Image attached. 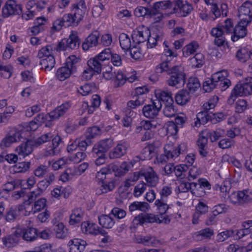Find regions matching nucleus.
Wrapping results in <instances>:
<instances>
[{
  "label": "nucleus",
  "mask_w": 252,
  "mask_h": 252,
  "mask_svg": "<svg viewBox=\"0 0 252 252\" xmlns=\"http://www.w3.org/2000/svg\"><path fill=\"white\" fill-rule=\"evenodd\" d=\"M246 82L242 83L244 95H250L252 94V77L246 78Z\"/></svg>",
  "instance_id": "59"
},
{
  "label": "nucleus",
  "mask_w": 252,
  "mask_h": 252,
  "mask_svg": "<svg viewBox=\"0 0 252 252\" xmlns=\"http://www.w3.org/2000/svg\"><path fill=\"white\" fill-rule=\"evenodd\" d=\"M147 40L148 47L153 48L156 46L158 41H161L162 40V36L160 33H157L154 32L152 34L150 33Z\"/></svg>",
  "instance_id": "43"
},
{
  "label": "nucleus",
  "mask_w": 252,
  "mask_h": 252,
  "mask_svg": "<svg viewBox=\"0 0 252 252\" xmlns=\"http://www.w3.org/2000/svg\"><path fill=\"white\" fill-rule=\"evenodd\" d=\"M227 75V71L225 70H222L215 73L212 75L211 77L212 78L213 80L217 83L218 85L220 82H221L226 78Z\"/></svg>",
  "instance_id": "58"
},
{
  "label": "nucleus",
  "mask_w": 252,
  "mask_h": 252,
  "mask_svg": "<svg viewBox=\"0 0 252 252\" xmlns=\"http://www.w3.org/2000/svg\"><path fill=\"white\" fill-rule=\"evenodd\" d=\"M99 37V33L95 31L90 34L82 44V48L85 51H87L90 48L96 46L98 43V39Z\"/></svg>",
  "instance_id": "22"
},
{
  "label": "nucleus",
  "mask_w": 252,
  "mask_h": 252,
  "mask_svg": "<svg viewBox=\"0 0 252 252\" xmlns=\"http://www.w3.org/2000/svg\"><path fill=\"white\" fill-rule=\"evenodd\" d=\"M172 3L170 0H163L155 2L152 7L154 16L158 14L161 10H166L172 7Z\"/></svg>",
  "instance_id": "30"
},
{
  "label": "nucleus",
  "mask_w": 252,
  "mask_h": 252,
  "mask_svg": "<svg viewBox=\"0 0 252 252\" xmlns=\"http://www.w3.org/2000/svg\"><path fill=\"white\" fill-rule=\"evenodd\" d=\"M24 132L23 130L15 131L13 133L6 136L0 143V148L4 149L8 147L12 143L20 141L23 138L22 134Z\"/></svg>",
  "instance_id": "13"
},
{
  "label": "nucleus",
  "mask_w": 252,
  "mask_h": 252,
  "mask_svg": "<svg viewBox=\"0 0 252 252\" xmlns=\"http://www.w3.org/2000/svg\"><path fill=\"white\" fill-rule=\"evenodd\" d=\"M55 177L54 174L50 173L47 178L39 181L37 184V190L31 192L30 195L27 196L29 198V200H32L35 199L37 196L40 195L55 180Z\"/></svg>",
  "instance_id": "10"
},
{
  "label": "nucleus",
  "mask_w": 252,
  "mask_h": 252,
  "mask_svg": "<svg viewBox=\"0 0 252 252\" xmlns=\"http://www.w3.org/2000/svg\"><path fill=\"white\" fill-rule=\"evenodd\" d=\"M83 18V11L77 9L76 12L71 11V13L64 14L63 17L55 20L53 28L59 31L63 27L67 28L70 26H77Z\"/></svg>",
  "instance_id": "1"
},
{
  "label": "nucleus",
  "mask_w": 252,
  "mask_h": 252,
  "mask_svg": "<svg viewBox=\"0 0 252 252\" xmlns=\"http://www.w3.org/2000/svg\"><path fill=\"white\" fill-rule=\"evenodd\" d=\"M84 216V212L81 208L73 209L69 216V224L74 225L79 223L82 220Z\"/></svg>",
  "instance_id": "28"
},
{
  "label": "nucleus",
  "mask_w": 252,
  "mask_h": 252,
  "mask_svg": "<svg viewBox=\"0 0 252 252\" xmlns=\"http://www.w3.org/2000/svg\"><path fill=\"white\" fill-rule=\"evenodd\" d=\"M179 10L180 12H182V16L186 17L189 15L193 10L192 5L187 1L184 2L182 0H176L175 6L173 8V12L177 13Z\"/></svg>",
  "instance_id": "17"
},
{
  "label": "nucleus",
  "mask_w": 252,
  "mask_h": 252,
  "mask_svg": "<svg viewBox=\"0 0 252 252\" xmlns=\"http://www.w3.org/2000/svg\"><path fill=\"white\" fill-rule=\"evenodd\" d=\"M96 56L102 67L112 66L111 63L116 66H119L122 64L121 56L112 53L109 48L105 49Z\"/></svg>",
  "instance_id": "4"
},
{
  "label": "nucleus",
  "mask_w": 252,
  "mask_h": 252,
  "mask_svg": "<svg viewBox=\"0 0 252 252\" xmlns=\"http://www.w3.org/2000/svg\"><path fill=\"white\" fill-rule=\"evenodd\" d=\"M68 246L69 252H82L87 246V242L82 239H74L69 241Z\"/></svg>",
  "instance_id": "25"
},
{
  "label": "nucleus",
  "mask_w": 252,
  "mask_h": 252,
  "mask_svg": "<svg viewBox=\"0 0 252 252\" xmlns=\"http://www.w3.org/2000/svg\"><path fill=\"white\" fill-rule=\"evenodd\" d=\"M21 187L22 181L14 180L6 183L3 185L2 188L9 193L10 191Z\"/></svg>",
  "instance_id": "54"
},
{
  "label": "nucleus",
  "mask_w": 252,
  "mask_h": 252,
  "mask_svg": "<svg viewBox=\"0 0 252 252\" xmlns=\"http://www.w3.org/2000/svg\"><path fill=\"white\" fill-rule=\"evenodd\" d=\"M116 166L118 168L115 171H113V172H115L116 176L121 177L125 174L127 172L129 169L133 166V164L130 162H123L120 167L116 165Z\"/></svg>",
  "instance_id": "40"
},
{
  "label": "nucleus",
  "mask_w": 252,
  "mask_h": 252,
  "mask_svg": "<svg viewBox=\"0 0 252 252\" xmlns=\"http://www.w3.org/2000/svg\"><path fill=\"white\" fill-rule=\"evenodd\" d=\"M163 73L170 75L166 80V83L169 86L181 87L185 83L186 74L183 67L181 65L163 71Z\"/></svg>",
  "instance_id": "3"
},
{
  "label": "nucleus",
  "mask_w": 252,
  "mask_h": 252,
  "mask_svg": "<svg viewBox=\"0 0 252 252\" xmlns=\"http://www.w3.org/2000/svg\"><path fill=\"white\" fill-rule=\"evenodd\" d=\"M150 31L149 30L142 31H138L136 33L132 35V38L133 42H135V40H136V43L139 44L145 42L147 40Z\"/></svg>",
  "instance_id": "42"
},
{
  "label": "nucleus",
  "mask_w": 252,
  "mask_h": 252,
  "mask_svg": "<svg viewBox=\"0 0 252 252\" xmlns=\"http://www.w3.org/2000/svg\"><path fill=\"white\" fill-rule=\"evenodd\" d=\"M81 227L84 233L95 235L100 234L103 236V238L101 239V242L104 244L108 243L112 241L111 237L107 235V232L102 228H99L95 223L84 221L82 222Z\"/></svg>",
  "instance_id": "5"
},
{
  "label": "nucleus",
  "mask_w": 252,
  "mask_h": 252,
  "mask_svg": "<svg viewBox=\"0 0 252 252\" xmlns=\"http://www.w3.org/2000/svg\"><path fill=\"white\" fill-rule=\"evenodd\" d=\"M149 206L148 203L145 202L134 201L131 203L129 206V210L130 212L135 210H140L143 212H146Z\"/></svg>",
  "instance_id": "44"
},
{
  "label": "nucleus",
  "mask_w": 252,
  "mask_h": 252,
  "mask_svg": "<svg viewBox=\"0 0 252 252\" xmlns=\"http://www.w3.org/2000/svg\"><path fill=\"white\" fill-rule=\"evenodd\" d=\"M22 12V5L15 0H7L2 8V15L4 18L11 16L20 15Z\"/></svg>",
  "instance_id": "7"
},
{
  "label": "nucleus",
  "mask_w": 252,
  "mask_h": 252,
  "mask_svg": "<svg viewBox=\"0 0 252 252\" xmlns=\"http://www.w3.org/2000/svg\"><path fill=\"white\" fill-rule=\"evenodd\" d=\"M99 223L103 227L111 228L114 225L115 220L107 215H102L98 217Z\"/></svg>",
  "instance_id": "39"
},
{
  "label": "nucleus",
  "mask_w": 252,
  "mask_h": 252,
  "mask_svg": "<svg viewBox=\"0 0 252 252\" xmlns=\"http://www.w3.org/2000/svg\"><path fill=\"white\" fill-rule=\"evenodd\" d=\"M114 144L113 140L111 138L100 140L94 145L92 150L93 156H106V153L114 146Z\"/></svg>",
  "instance_id": "8"
},
{
  "label": "nucleus",
  "mask_w": 252,
  "mask_h": 252,
  "mask_svg": "<svg viewBox=\"0 0 252 252\" xmlns=\"http://www.w3.org/2000/svg\"><path fill=\"white\" fill-rule=\"evenodd\" d=\"M87 64L88 67L83 71L81 77L82 80H89L95 73L99 74L102 71V64L100 63L96 56L88 60Z\"/></svg>",
  "instance_id": "6"
},
{
  "label": "nucleus",
  "mask_w": 252,
  "mask_h": 252,
  "mask_svg": "<svg viewBox=\"0 0 252 252\" xmlns=\"http://www.w3.org/2000/svg\"><path fill=\"white\" fill-rule=\"evenodd\" d=\"M134 15L137 17L147 16L151 18L154 16V13L153 11L152 7L138 6L134 10Z\"/></svg>",
  "instance_id": "36"
},
{
  "label": "nucleus",
  "mask_w": 252,
  "mask_h": 252,
  "mask_svg": "<svg viewBox=\"0 0 252 252\" xmlns=\"http://www.w3.org/2000/svg\"><path fill=\"white\" fill-rule=\"evenodd\" d=\"M138 243L142 244L146 246H156L159 242L155 237L151 236H140L137 238Z\"/></svg>",
  "instance_id": "32"
},
{
  "label": "nucleus",
  "mask_w": 252,
  "mask_h": 252,
  "mask_svg": "<svg viewBox=\"0 0 252 252\" xmlns=\"http://www.w3.org/2000/svg\"><path fill=\"white\" fill-rule=\"evenodd\" d=\"M127 149V144L121 142L109 153V158L111 159L120 158L126 154Z\"/></svg>",
  "instance_id": "23"
},
{
  "label": "nucleus",
  "mask_w": 252,
  "mask_h": 252,
  "mask_svg": "<svg viewBox=\"0 0 252 252\" xmlns=\"http://www.w3.org/2000/svg\"><path fill=\"white\" fill-rule=\"evenodd\" d=\"M118 168L116 166L115 164L111 163L97 172L96 178L102 183L104 181H106V175L111 174L113 171H115Z\"/></svg>",
  "instance_id": "27"
},
{
  "label": "nucleus",
  "mask_w": 252,
  "mask_h": 252,
  "mask_svg": "<svg viewBox=\"0 0 252 252\" xmlns=\"http://www.w3.org/2000/svg\"><path fill=\"white\" fill-rule=\"evenodd\" d=\"M142 175L147 182V186L155 187L158 182V178L154 169L150 167Z\"/></svg>",
  "instance_id": "18"
},
{
  "label": "nucleus",
  "mask_w": 252,
  "mask_h": 252,
  "mask_svg": "<svg viewBox=\"0 0 252 252\" xmlns=\"http://www.w3.org/2000/svg\"><path fill=\"white\" fill-rule=\"evenodd\" d=\"M242 89L243 87L242 83L238 84L235 85L231 92L230 96L227 100V103L229 104H232L237 97L244 95Z\"/></svg>",
  "instance_id": "33"
},
{
  "label": "nucleus",
  "mask_w": 252,
  "mask_h": 252,
  "mask_svg": "<svg viewBox=\"0 0 252 252\" xmlns=\"http://www.w3.org/2000/svg\"><path fill=\"white\" fill-rule=\"evenodd\" d=\"M66 40L67 41L68 47L70 49L78 48L80 44V41L78 35L73 33L70 34L68 38L66 39Z\"/></svg>",
  "instance_id": "46"
},
{
  "label": "nucleus",
  "mask_w": 252,
  "mask_h": 252,
  "mask_svg": "<svg viewBox=\"0 0 252 252\" xmlns=\"http://www.w3.org/2000/svg\"><path fill=\"white\" fill-rule=\"evenodd\" d=\"M19 234L27 242H33L38 237V230L32 227H25L19 231Z\"/></svg>",
  "instance_id": "14"
},
{
  "label": "nucleus",
  "mask_w": 252,
  "mask_h": 252,
  "mask_svg": "<svg viewBox=\"0 0 252 252\" xmlns=\"http://www.w3.org/2000/svg\"><path fill=\"white\" fill-rule=\"evenodd\" d=\"M248 24L246 23H241V20L233 29V35L231 36L233 41H237L240 38L244 37L247 35L246 26Z\"/></svg>",
  "instance_id": "20"
},
{
  "label": "nucleus",
  "mask_w": 252,
  "mask_h": 252,
  "mask_svg": "<svg viewBox=\"0 0 252 252\" xmlns=\"http://www.w3.org/2000/svg\"><path fill=\"white\" fill-rule=\"evenodd\" d=\"M175 98L178 104L180 105H186L190 101V93L187 90H181L176 94Z\"/></svg>",
  "instance_id": "29"
},
{
  "label": "nucleus",
  "mask_w": 252,
  "mask_h": 252,
  "mask_svg": "<svg viewBox=\"0 0 252 252\" xmlns=\"http://www.w3.org/2000/svg\"><path fill=\"white\" fill-rule=\"evenodd\" d=\"M172 94L168 91H162L159 93L156 94L157 97V100H159L160 102L162 101L163 103L166 102L170 99H173L172 97Z\"/></svg>",
  "instance_id": "57"
},
{
  "label": "nucleus",
  "mask_w": 252,
  "mask_h": 252,
  "mask_svg": "<svg viewBox=\"0 0 252 252\" xmlns=\"http://www.w3.org/2000/svg\"><path fill=\"white\" fill-rule=\"evenodd\" d=\"M154 150V148L153 145H150L148 147H146L144 148L141 152L142 158L143 159H151L155 154Z\"/></svg>",
  "instance_id": "60"
},
{
  "label": "nucleus",
  "mask_w": 252,
  "mask_h": 252,
  "mask_svg": "<svg viewBox=\"0 0 252 252\" xmlns=\"http://www.w3.org/2000/svg\"><path fill=\"white\" fill-rule=\"evenodd\" d=\"M102 132V130L99 127L97 126H94L88 128L86 132L85 136L92 140L95 136L100 135Z\"/></svg>",
  "instance_id": "56"
},
{
  "label": "nucleus",
  "mask_w": 252,
  "mask_h": 252,
  "mask_svg": "<svg viewBox=\"0 0 252 252\" xmlns=\"http://www.w3.org/2000/svg\"><path fill=\"white\" fill-rule=\"evenodd\" d=\"M176 57L177 55L176 54L174 55L166 57V59L164 60L156 66V72L157 73H163V71L179 66V65L175 64V58Z\"/></svg>",
  "instance_id": "12"
},
{
  "label": "nucleus",
  "mask_w": 252,
  "mask_h": 252,
  "mask_svg": "<svg viewBox=\"0 0 252 252\" xmlns=\"http://www.w3.org/2000/svg\"><path fill=\"white\" fill-rule=\"evenodd\" d=\"M248 107V103L245 99H239L235 103V112L237 113L244 112Z\"/></svg>",
  "instance_id": "64"
},
{
  "label": "nucleus",
  "mask_w": 252,
  "mask_h": 252,
  "mask_svg": "<svg viewBox=\"0 0 252 252\" xmlns=\"http://www.w3.org/2000/svg\"><path fill=\"white\" fill-rule=\"evenodd\" d=\"M94 89L95 84L94 83L86 84L80 87L78 90V92L82 95L86 96L90 94H92Z\"/></svg>",
  "instance_id": "52"
},
{
  "label": "nucleus",
  "mask_w": 252,
  "mask_h": 252,
  "mask_svg": "<svg viewBox=\"0 0 252 252\" xmlns=\"http://www.w3.org/2000/svg\"><path fill=\"white\" fill-rule=\"evenodd\" d=\"M217 86V83L213 80L212 78H208L203 83V89L206 92H210Z\"/></svg>",
  "instance_id": "63"
},
{
  "label": "nucleus",
  "mask_w": 252,
  "mask_h": 252,
  "mask_svg": "<svg viewBox=\"0 0 252 252\" xmlns=\"http://www.w3.org/2000/svg\"><path fill=\"white\" fill-rule=\"evenodd\" d=\"M238 12L241 23H250L252 20V3L249 0L244 2L239 8Z\"/></svg>",
  "instance_id": "11"
},
{
  "label": "nucleus",
  "mask_w": 252,
  "mask_h": 252,
  "mask_svg": "<svg viewBox=\"0 0 252 252\" xmlns=\"http://www.w3.org/2000/svg\"><path fill=\"white\" fill-rule=\"evenodd\" d=\"M78 149L79 151L85 152L87 148L93 144L92 140L85 136V139H76Z\"/></svg>",
  "instance_id": "51"
},
{
  "label": "nucleus",
  "mask_w": 252,
  "mask_h": 252,
  "mask_svg": "<svg viewBox=\"0 0 252 252\" xmlns=\"http://www.w3.org/2000/svg\"><path fill=\"white\" fill-rule=\"evenodd\" d=\"M158 217L153 214L141 213L133 219V222L137 225H143L148 223H158Z\"/></svg>",
  "instance_id": "15"
},
{
  "label": "nucleus",
  "mask_w": 252,
  "mask_h": 252,
  "mask_svg": "<svg viewBox=\"0 0 252 252\" xmlns=\"http://www.w3.org/2000/svg\"><path fill=\"white\" fill-rule=\"evenodd\" d=\"M200 83L199 79L196 77H190L188 80L187 88L190 94L194 93L200 87Z\"/></svg>",
  "instance_id": "47"
},
{
  "label": "nucleus",
  "mask_w": 252,
  "mask_h": 252,
  "mask_svg": "<svg viewBox=\"0 0 252 252\" xmlns=\"http://www.w3.org/2000/svg\"><path fill=\"white\" fill-rule=\"evenodd\" d=\"M164 154H162L157 158L158 160L160 163L165 162L169 158H175L173 154V146L170 145H166L164 148Z\"/></svg>",
  "instance_id": "35"
},
{
  "label": "nucleus",
  "mask_w": 252,
  "mask_h": 252,
  "mask_svg": "<svg viewBox=\"0 0 252 252\" xmlns=\"http://www.w3.org/2000/svg\"><path fill=\"white\" fill-rule=\"evenodd\" d=\"M30 162H21L15 164L13 169L15 173H23L27 171L30 167Z\"/></svg>",
  "instance_id": "55"
},
{
  "label": "nucleus",
  "mask_w": 252,
  "mask_h": 252,
  "mask_svg": "<svg viewBox=\"0 0 252 252\" xmlns=\"http://www.w3.org/2000/svg\"><path fill=\"white\" fill-rule=\"evenodd\" d=\"M40 59V65L41 66V69H44L45 71H50L54 67L55 64L54 56H50L49 57Z\"/></svg>",
  "instance_id": "37"
},
{
  "label": "nucleus",
  "mask_w": 252,
  "mask_h": 252,
  "mask_svg": "<svg viewBox=\"0 0 252 252\" xmlns=\"http://www.w3.org/2000/svg\"><path fill=\"white\" fill-rule=\"evenodd\" d=\"M52 138V134L51 132L47 133L32 140V144L34 147H37L45 142L50 141Z\"/></svg>",
  "instance_id": "49"
},
{
  "label": "nucleus",
  "mask_w": 252,
  "mask_h": 252,
  "mask_svg": "<svg viewBox=\"0 0 252 252\" xmlns=\"http://www.w3.org/2000/svg\"><path fill=\"white\" fill-rule=\"evenodd\" d=\"M198 44L195 41H192L190 43L186 45L183 49V53L186 54L187 56L194 54L196 49L198 48Z\"/></svg>",
  "instance_id": "61"
},
{
  "label": "nucleus",
  "mask_w": 252,
  "mask_h": 252,
  "mask_svg": "<svg viewBox=\"0 0 252 252\" xmlns=\"http://www.w3.org/2000/svg\"><path fill=\"white\" fill-rule=\"evenodd\" d=\"M34 147L32 144V140H28L25 142L18 146L16 148V151L19 156H21L23 158H25L32 153Z\"/></svg>",
  "instance_id": "21"
},
{
  "label": "nucleus",
  "mask_w": 252,
  "mask_h": 252,
  "mask_svg": "<svg viewBox=\"0 0 252 252\" xmlns=\"http://www.w3.org/2000/svg\"><path fill=\"white\" fill-rule=\"evenodd\" d=\"M248 191H240L236 193H233L230 196L231 202L234 204H242L248 202L251 199V197L247 194Z\"/></svg>",
  "instance_id": "24"
},
{
  "label": "nucleus",
  "mask_w": 252,
  "mask_h": 252,
  "mask_svg": "<svg viewBox=\"0 0 252 252\" xmlns=\"http://www.w3.org/2000/svg\"><path fill=\"white\" fill-rule=\"evenodd\" d=\"M55 50L51 45H48L42 48L38 52L37 57L39 59L49 57L53 56V52Z\"/></svg>",
  "instance_id": "48"
},
{
  "label": "nucleus",
  "mask_w": 252,
  "mask_h": 252,
  "mask_svg": "<svg viewBox=\"0 0 252 252\" xmlns=\"http://www.w3.org/2000/svg\"><path fill=\"white\" fill-rule=\"evenodd\" d=\"M74 72L66 65L59 68L56 73V77L61 81L65 80L69 77L70 75Z\"/></svg>",
  "instance_id": "34"
},
{
  "label": "nucleus",
  "mask_w": 252,
  "mask_h": 252,
  "mask_svg": "<svg viewBox=\"0 0 252 252\" xmlns=\"http://www.w3.org/2000/svg\"><path fill=\"white\" fill-rule=\"evenodd\" d=\"M234 234L235 231L233 230L226 229L217 235L216 240L219 242H223L228 238L233 236Z\"/></svg>",
  "instance_id": "53"
},
{
  "label": "nucleus",
  "mask_w": 252,
  "mask_h": 252,
  "mask_svg": "<svg viewBox=\"0 0 252 252\" xmlns=\"http://www.w3.org/2000/svg\"><path fill=\"white\" fill-rule=\"evenodd\" d=\"M208 136L204 133V131L200 133L199 137L196 141L198 151L201 156L205 157L208 155L207 146L208 144Z\"/></svg>",
  "instance_id": "19"
},
{
  "label": "nucleus",
  "mask_w": 252,
  "mask_h": 252,
  "mask_svg": "<svg viewBox=\"0 0 252 252\" xmlns=\"http://www.w3.org/2000/svg\"><path fill=\"white\" fill-rule=\"evenodd\" d=\"M204 133L210 139L211 142L216 141L224 134V130L221 129H217L216 130L210 131L206 129L204 131Z\"/></svg>",
  "instance_id": "41"
},
{
  "label": "nucleus",
  "mask_w": 252,
  "mask_h": 252,
  "mask_svg": "<svg viewBox=\"0 0 252 252\" xmlns=\"http://www.w3.org/2000/svg\"><path fill=\"white\" fill-rule=\"evenodd\" d=\"M161 107V102L159 100H153L151 101V104L144 106L142 113L147 118L155 119L158 116Z\"/></svg>",
  "instance_id": "9"
},
{
  "label": "nucleus",
  "mask_w": 252,
  "mask_h": 252,
  "mask_svg": "<svg viewBox=\"0 0 252 252\" xmlns=\"http://www.w3.org/2000/svg\"><path fill=\"white\" fill-rule=\"evenodd\" d=\"M212 114L207 112L205 110H202L197 115V122H195V126H198V124L205 125L209 121L211 122Z\"/></svg>",
  "instance_id": "38"
},
{
  "label": "nucleus",
  "mask_w": 252,
  "mask_h": 252,
  "mask_svg": "<svg viewBox=\"0 0 252 252\" xmlns=\"http://www.w3.org/2000/svg\"><path fill=\"white\" fill-rule=\"evenodd\" d=\"M155 204L157 207L159 213L161 216L165 214L169 208L168 205L164 202L163 200L161 199L156 200Z\"/></svg>",
  "instance_id": "62"
},
{
  "label": "nucleus",
  "mask_w": 252,
  "mask_h": 252,
  "mask_svg": "<svg viewBox=\"0 0 252 252\" xmlns=\"http://www.w3.org/2000/svg\"><path fill=\"white\" fill-rule=\"evenodd\" d=\"M46 199L41 198L35 201L31 212L33 214L39 212L44 209L46 206Z\"/></svg>",
  "instance_id": "50"
},
{
  "label": "nucleus",
  "mask_w": 252,
  "mask_h": 252,
  "mask_svg": "<svg viewBox=\"0 0 252 252\" xmlns=\"http://www.w3.org/2000/svg\"><path fill=\"white\" fill-rule=\"evenodd\" d=\"M119 38L122 48L125 51H128L131 48V45L128 35L125 33H122L120 34Z\"/></svg>",
  "instance_id": "45"
},
{
  "label": "nucleus",
  "mask_w": 252,
  "mask_h": 252,
  "mask_svg": "<svg viewBox=\"0 0 252 252\" xmlns=\"http://www.w3.org/2000/svg\"><path fill=\"white\" fill-rule=\"evenodd\" d=\"M54 230L56 237L64 239L68 236V230L64 227L63 222H56L54 224Z\"/></svg>",
  "instance_id": "31"
},
{
  "label": "nucleus",
  "mask_w": 252,
  "mask_h": 252,
  "mask_svg": "<svg viewBox=\"0 0 252 252\" xmlns=\"http://www.w3.org/2000/svg\"><path fill=\"white\" fill-rule=\"evenodd\" d=\"M20 235L19 231L16 230L14 233L7 235L2 238L3 245L7 248H12L18 244Z\"/></svg>",
  "instance_id": "26"
},
{
  "label": "nucleus",
  "mask_w": 252,
  "mask_h": 252,
  "mask_svg": "<svg viewBox=\"0 0 252 252\" xmlns=\"http://www.w3.org/2000/svg\"><path fill=\"white\" fill-rule=\"evenodd\" d=\"M69 108V103H65L57 107L47 114H39L34 119L39 125L48 121V122L46 124L45 126L48 127L52 125L51 122L58 119L60 117L63 116Z\"/></svg>",
  "instance_id": "2"
},
{
  "label": "nucleus",
  "mask_w": 252,
  "mask_h": 252,
  "mask_svg": "<svg viewBox=\"0 0 252 252\" xmlns=\"http://www.w3.org/2000/svg\"><path fill=\"white\" fill-rule=\"evenodd\" d=\"M225 32L223 30V27L220 25L212 28L211 30V35L215 37L214 43L218 47L224 45L225 42V38L223 36Z\"/></svg>",
  "instance_id": "16"
}]
</instances>
